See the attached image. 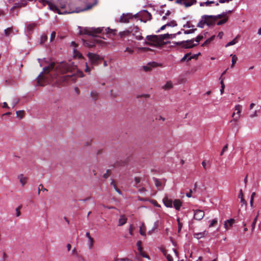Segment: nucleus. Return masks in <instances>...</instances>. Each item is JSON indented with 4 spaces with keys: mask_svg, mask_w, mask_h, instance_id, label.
I'll list each match as a JSON object with an SVG mask.
<instances>
[{
    "mask_svg": "<svg viewBox=\"0 0 261 261\" xmlns=\"http://www.w3.org/2000/svg\"><path fill=\"white\" fill-rule=\"evenodd\" d=\"M50 82L57 86H64L65 82V63H58L55 67V63L53 62L43 68L37 78L38 85L43 86Z\"/></svg>",
    "mask_w": 261,
    "mask_h": 261,
    "instance_id": "1",
    "label": "nucleus"
},
{
    "mask_svg": "<svg viewBox=\"0 0 261 261\" xmlns=\"http://www.w3.org/2000/svg\"><path fill=\"white\" fill-rule=\"evenodd\" d=\"M169 34L160 35H148L146 37L148 41H145L144 43L150 46H161L164 44V40L169 38Z\"/></svg>",
    "mask_w": 261,
    "mask_h": 261,
    "instance_id": "2",
    "label": "nucleus"
},
{
    "mask_svg": "<svg viewBox=\"0 0 261 261\" xmlns=\"http://www.w3.org/2000/svg\"><path fill=\"white\" fill-rule=\"evenodd\" d=\"M215 22L214 15H204L201 16V20L197 24V27L203 28L205 24L207 26H211L215 24Z\"/></svg>",
    "mask_w": 261,
    "mask_h": 261,
    "instance_id": "3",
    "label": "nucleus"
},
{
    "mask_svg": "<svg viewBox=\"0 0 261 261\" xmlns=\"http://www.w3.org/2000/svg\"><path fill=\"white\" fill-rule=\"evenodd\" d=\"M84 76V73L82 71L76 70L73 73L68 70L66 66V81L72 80L75 82L77 77H82Z\"/></svg>",
    "mask_w": 261,
    "mask_h": 261,
    "instance_id": "4",
    "label": "nucleus"
},
{
    "mask_svg": "<svg viewBox=\"0 0 261 261\" xmlns=\"http://www.w3.org/2000/svg\"><path fill=\"white\" fill-rule=\"evenodd\" d=\"M103 31V28H85L82 32L86 35L95 36L96 34L101 33Z\"/></svg>",
    "mask_w": 261,
    "mask_h": 261,
    "instance_id": "5",
    "label": "nucleus"
},
{
    "mask_svg": "<svg viewBox=\"0 0 261 261\" xmlns=\"http://www.w3.org/2000/svg\"><path fill=\"white\" fill-rule=\"evenodd\" d=\"M194 39L177 42L176 44L184 48H192L195 46L194 43Z\"/></svg>",
    "mask_w": 261,
    "mask_h": 261,
    "instance_id": "6",
    "label": "nucleus"
},
{
    "mask_svg": "<svg viewBox=\"0 0 261 261\" xmlns=\"http://www.w3.org/2000/svg\"><path fill=\"white\" fill-rule=\"evenodd\" d=\"M96 4H97V0H95L94 3H93V4H88L86 6V7H85L83 9H81L80 8L77 7L74 10H69V12H67L66 11V13H74V12L79 13V12H83L84 11L88 10L91 9L94 6L96 5Z\"/></svg>",
    "mask_w": 261,
    "mask_h": 261,
    "instance_id": "7",
    "label": "nucleus"
},
{
    "mask_svg": "<svg viewBox=\"0 0 261 261\" xmlns=\"http://www.w3.org/2000/svg\"><path fill=\"white\" fill-rule=\"evenodd\" d=\"M87 56L93 64H97L99 61L102 60L99 55L91 53H88Z\"/></svg>",
    "mask_w": 261,
    "mask_h": 261,
    "instance_id": "8",
    "label": "nucleus"
},
{
    "mask_svg": "<svg viewBox=\"0 0 261 261\" xmlns=\"http://www.w3.org/2000/svg\"><path fill=\"white\" fill-rule=\"evenodd\" d=\"M136 15L133 16L132 14L127 13V14H123L119 18V20L118 21L119 22L121 23H128L129 22L130 19H133L134 17H136Z\"/></svg>",
    "mask_w": 261,
    "mask_h": 261,
    "instance_id": "9",
    "label": "nucleus"
},
{
    "mask_svg": "<svg viewBox=\"0 0 261 261\" xmlns=\"http://www.w3.org/2000/svg\"><path fill=\"white\" fill-rule=\"evenodd\" d=\"M176 3L184 5L186 7H190L196 3V0H176Z\"/></svg>",
    "mask_w": 261,
    "mask_h": 261,
    "instance_id": "10",
    "label": "nucleus"
},
{
    "mask_svg": "<svg viewBox=\"0 0 261 261\" xmlns=\"http://www.w3.org/2000/svg\"><path fill=\"white\" fill-rule=\"evenodd\" d=\"M132 33L133 35L135 37V38L138 40H141L143 39V36L141 35V33L139 32V29L138 27H135L133 29L130 31V33Z\"/></svg>",
    "mask_w": 261,
    "mask_h": 261,
    "instance_id": "11",
    "label": "nucleus"
},
{
    "mask_svg": "<svg viewBox=\"0 0 261 261\" xmlns=\"http://www.w3.org/2000/svg\"><path fill=\"white\" fill-rule=\"evenodd\" d=\"M141 20L144 22H146L148 20H150L152 18L151 15L147 11H144L141 14Z\"/></svg>",
    "mask_w": 261,
    "mask_h": 261,
    "instance_id": "12",
    "label": "nucleus"
},
{
    "mask_svg": "<svg viewBox=\"0 0 261 261\" xmlns=\"http://www.w3.org/2000/svg\"><path fill=\"white\" fill-rule=\"evenodd\" d=\"M204 216V213L203 211L200 210H197L194 211V218L197 220H201Z\"/></svg>",
    "mask_w": 261,
    "mask_h": 261,
    "instance_id": "13",
    "label": "nucleus"
},
{
    "mask_svg": "<svg viewBox=\"0 0 261 261\" xmlns=\"http://www.w3.org/2000/svg\"><path fill=\"white\" fill-rule=\"evenodd\" d=\"M158 65L159 64L157 63L152 62L148 63L146 66H143V68L145 71L147 72L150 71L152 68L157 67Z\"/></svg>",
    "mask_w": 261,
    "mask_h": 261,
    "instance_id": "14",
    "label": "nucleus"
},
{
    "mask_svg": "<svg viewBox=\"0 0 261 261\" xmlns=\"http://www.w3.org/2000/svg\"><path fill=\"white\" fill-rule=\"evenodd\" d=\"M43 5H45V4H47L48 5L49 9L54 11V12H56L59 14L61 13L58 8L55 5L53 4L51 2H49L48 1H43Z\"/></svg>",
    "mask_w": 261,
    "mask_h": 261,
    "instance_id": "15",
    "label": "nucleus"
},
{
    "mask_svg": "<svg viewBox=\"0 0 261 261\" xmlns=\"http://www.w3.org/2000/svg\"><path fill=\"white\" fill-rule=\"evenodd\" d=\"M71 45L74 46L73 49L74 57L82 58L83 57L82 55L76 49V47L77 46V44L75 42L72 41L71 42Z\"/></svg>",
    "mask_w": 261,
    "mask_h": 261,
    "instance_id": "16",
    "label": "nucleus"
},
{
    "mask_svg": "<svg viewBox=\"0 0 261 261\" xmlns=\"http://www.w3.org/2000/svg\"><path fill=\"white\" fill-rule=\"evenodd\" d=\"M163 201L164 204L166 207H172L173 205V201L171 199H169L168 197L166 196L163 199Z\"/></svg>",
    "mask_w": 261,
    "mask_h": 261,
    "instance_id": "17",
    "label": "nucleus"
},
{
    "mask_svg": "<svg viewBox=\"0 0 261 261\" xmlns=\"http://www.w3.org/2000/svg\"><path fill=\"white\" fill-rule=\"evenodd\" d=\"M17 178L19 180V181L22 186H24L27 184L28 178L24 176L22 174L18 175L17 176Z\"/></svg>",
    "mask_w": 261,
    "mask_h": 261,
    "instance_id": "18",
    "label": "nucleus"
},
{
    "mask_svg": "<svg viewBox=\"0 0 261 261\" xmlns=\"http://www.w3.org/2000/svg\"><path fill=\"white\" fill-rule=\"evenodd\" d=\"M173 205H174V207H175V208L176 210L179 211L181 206L182 202L179 199H175V200H174V202H173Z\"/></svg>",
    "mask_w": 261,
    "mask_h": 261,
    "instance_id": "19",
    "label": "nucleus"
},
{
    "mask_svg": "<svg viewBox=\"0 0 261 261\" xmlns=\"http://www.w3.org/2000/svg\"><path fill=\"white\" fill-rule=\"evenodd\" d=\"M127 219L124 215H121L119 219L118 226H122L124 225L127 222Z\"/></svg>",
    "mask_w": 261,
    "mask_h": 261,
    "instance_id": "20",
    "label": "nucleus"
},
{
    "mask_svg": "<svg viewBox=\"0 0 261 261\" xmlns=\"http://www.w3.org/2000/svg\"><path fill=\"white\" fill-rule=\"evenodd\" d=\"M234 222V220L233 219H230L229 220H228L227 221L225 222L224 223V227L226 229H228L229 227H230L232 224Z\"/></svg>",
    "mask_w": 261,
    "mask_h": 261,
    "instance_id": "21",
    "label": "nucleus"
},
{
    "mask_svg": "<svg viewBox=\"0 0 261 261\" xmlns=\"http://www.w3.org/2000/svg\"><path fill=\"white\" fill-rule=\"evenodd\" d=\"M27 5V1L22 0L21 3H15L13 9L24 7Z\"/></svg>",
    "mask_w": 261,
    "mask_h": 261,
    "instance_id": "22",
    "label": "nucleus"
},
{
    "mask_svg": "<svg viewBox=\"0 0 261 261\" xmlns=\"http://www.w3.org/2000/svg\"><path fill=\"white\" fill-rule=\"evenodd\" d=\"M5 35L7 37L9 36L10 34H14L13 31V28L10 27L5 30Z\"/></svg>",
    "mask_w": 261,
    "mask_h": 261,
    "instance_id": "23",
    "label": "nucleus"
},
{
    "mask_svg": "<svg viewBox=\"0 0 261 261\" xmlns=\"http://www.w3.org/2000/svg\"><path fill=\"white\" fill-rule=\"evenodd\" d=\"M207 234V232L204 231L202 232H199V233H195L194 234V237L199 239H201L203 237H204V236H205L206 234Z\"/></svg>",
    "mask_w": 261,
    "mask_h": 261,
    "instance_id": "24",
    "label": "nucleus"
},
{
    "mask_svg": "<svg viewBox=\"0 0 261 261\" xmlns=\"http://www.w3.org/2000/svg\"><path fill=\"white\" fill-rule=\"evenodd\" d=\"M36 25L37 24L36 23H29L27 26V31L29 32H32Z\"/></svg>",
    "mask_w": 261,
    "mask_h": 261,
    "instance_id": "25",
    "label": "nucleus"
},
{
    "mask_svg": "<svg viewBox=\"0 0 261 261\" xmlns=\"http://www.w3.org/2000/svg\"><path fill=\"white\" fill-rule=\"evenodd\" d=\"M173 87V85L171 81H168L166 84L163 87L165 90H169Z\"/></svg>",
    "mask_w": 261,
    "mask_h": 261,
    "instance_id": "26",
    "label": "nucleus"
},
{
    "mask_svg": "<svg viewBox=\"0 0 261 261\" xmlns=\"http://www.w3.org/2000/svg\"><path fill=\"white\" fill-rule=\"evenodd\" d=\"M215 38V36L213 35L210 38L207 39L202 44V46H205L208 45Z\"/></svg>",
    "mask_w": 261,
    "mask_h": 261,
    "instance_id": "27",
    "label": "nucleus"
},
{
    "mask_svg": "<svg viewBox=\"0 0 261 261\" xmlns=\"http://www.w3.org/2000/svg\"><path fill=\"white\" fill-rule=\"evenodd\" d=\"M105 32L106 34H113V35H115L116 34V33L117 32V30H113V29H111L109 28H107L106 29H105Z\"/></svg>",
    "mask_w": 261,
    "mask_h": 261,
    "instance_id": "28",
    "label": "nucleus"
},
{
    "mask_svg": "<svg viewBox=\"0 0 261 261\" xmlns=\"http://www.w3.org/2000/svg\"><path fill=\"white\" fill-rule=\"evenodd\" d=\"M90 95L93 99L96 100L98 98L99 93L95 91H93L91 92Z\"/></svg>",
    "mask_w": 261,
    "mask_h": 261,
    "instance_id": "29",
    "label": "nucleus"
},
{
    "mask_svg": "<svg viewBox=\"0 0 261 261\" xmlns=\"http://www.w3.org/2000/svg\"><path fill=\"white\" fill-rule=\"evenodd\" d=\"M230 56L232 57L231 59V68H233L235 64L236 63L237 60H238V57L236 55H233L231 54Z\"/></svg>",
    "mask_w": 261,
    "mask_h": 261,
    "instance_id": "30",
    "label": "nucleus"
},
{
    "mask_svg": "<svg viewBox=\"0 0 261 261\" xmlns=\"http://www.w3.org/2000/svg\"><path fill=\"white\" fill-rule=\"evenodd\" d=\"M130 34V31L126 30L122 32H120L119 33V36L121 38H122L124 36H128Z\"/></svg>",
    "mask_w": 261,
    "mask_h": 261,
    "instance_id": "31",
    "label": "nucleus"
},
{
    "mask_svg": "<svg viewBox=\"0 0 261 261\" xmlns=\"http://www.w3.org/2000/svg\"><path fill=\"white\" fill-rule=\"evenodd\" d=\"M239 36H237L235 38H234L232 41H230L229 42H228L226 45V47H228V46H231V45H233L234 44H235L236 43H237L238 42V38Z\"/></svg>",
    "mask_w": 261,
    "mask_h": 261,
    "instance_id": "32",
    "label": "nucleus"
},
{
    "mask_svg": "<svg viewBox=\"0 0 261 261\" xmlns=\"http://www.w3.org/2000/svg\"><path fill=\"white\" fill-rule=\"evenodd\" d=\"M211 4H215L216 6H218L219 5V4L218 3H215V2H214V1H208L207 2L201 3L200 4V6H208Z\"/></svg>",
    "mask_w": 261,
    "mask_h": 261,
    "instance_id": "33",
    "label": "nucleus"
},
{
    "mask_svg": "<svg viewBox=\"0 0 261 261\" xmlns=\"http://www.w3.org/2000/svg\"><path fill=\"white\" fill-rule=\"evenodd\" d=\"M86 236L89 239V240L90 241L89 246H90V248H91L92 247L93 244V242H94L93 239L91 237L90 233L88 232L86 233Z\"/></svg>",
    "mask_w": 261,
    "mask_h": 261,
    "instance_id": "34",
    "label": "nucleus"
},
{
    "mask_svg": "<svg viewBox=\"0 0 261 261\" xmlns=\"http://www.w3.org/2000/svg\"><path fill=\"white\" fill-rule=\"evenodd\" d=\"M203 37L202 35H199L195 39H194V41L196 42V43H194L195 46L199 44V42L203 39Z\"/></svg>",
    "mask_w": 261,
    "mask_h": 261,
    "instance_id": "35",
    "label": "nucleus"
},
{
    "mask_svg": "<svg viewBox=\"0 0 261 261\" xmlns=\"http://www.w3.org/2000/svg\"><path fill=\"white\" fill-rule=\"evenodd\" d=\"M17 116L20 119H22L24 115V111L23 110L17 111L16 112Z\"/></svg>",
    "mask_w": 261,
    "mask_h": 261,
    "instance_id": "36",
    "label": "nucleus"
},
{
    "mask_svg": "<svg viewBox=\"0 0 261 261\" xmlns=\"http://www.w3.org/2000/svg\"><path fill=\"white\" fill-rule=\"evenodd\" d=\"M242 107L241 105H238L236 106L235 107V110L237 111V114L238 115V116H240V114L242 111Z\"/></svg>",
    "mask_w": 261,
    "mask_h": 261,
    "instance_id": "37",
    "label": "nucleus"
},
{
    "mask_svg": "<svg viewBox=\"0 0 261 261\" xmlns=\"http://www.w3.org/2000/svg\"><path fill=\"white\" fill-rule=\"evenodd\" d=\"M238 197L241 199V202L242 203H246V201L243 198V192H242V189L240 190V193L239 194Z\"/></svg>",
    "mask_w": 261,
    "mask_h": 261,
    "instance_id": "38",
    "label": "nucleus"
},
{
    "mask_svg": "<svg viewBox=\"0 0 261 261\" xmlns=\"http://www.w3.org/2000/svg\"><path fill=\"white\" fill-rule=\"evenodd\" d=\"M47 40V36L46 35H42L40 38V44L44 43Z\"/></svg>",
    "mask_w": 261,
    "mask_h": 261,
    "instance_id": "39",
    "label": "nucleus"
},
{
    "mask_svg": "<svg viewBox=\"0 0 261 261\" xmlns=\"http://www.w3.org/2000/svg\"><path fill=\"white\" fill-rule=\"evenodd\" d=\"M197 29H192L188 30H182L184 31V34H189L193 33Z\"/></svg>",
    "mask_w": 261,
    "mask_h": 261,
    "instance_id": "40",
    "label": "nucleus"
},
{
    "mask_svg": "<svg viewBox=\"0 0 261 261\" xmlns=\"http://www.w3.org/2000/svg\"><path fill=\"white\" fill-rule=\"evenodd\" d=\"M153 180L155 182V185L156 187H160L162 186V182L159 180V179L154 177Z\"/></svg>",
    "mask_w": 261,
    "mask_h": 261,
    "instance_id": "41",
    "label": "nucleus"
},
{
    "mask_svg": "<svg viewBox=\"0 0 261 261\" xmlns=\"http://www.w3.org/2000/svg\"><path fill=\"white\" fill-rule=\"evenodd\" d=\"M227 20H228V17H225L223 19L219 21L217 23V24L218 25H222L223 24L225 23L227 21Z\"/></svg>",
    "mask_w": 261,
    "mask_h": 261,
    "instance_id": "42",
    "label": "nucleus"
},
{
    "mask_svg": "<svg viewBox=\"0 0 261 261\" xmlns=\"http://www.w3.org/2000/svg\"><path fill=\"white\" fill-rule=\"evenodd\" d=\"M42 190L43 191H47V190L45 188H44L42 184H40L39 185V187H38V194L39 195L40 193V191Z\"/></svg>",
    "mask_w": 261,
    "mask_h": 261,
    "instance_id": "43",
    "label": "nucleus"
},
{
    "mask_svg": "<svg viewBox=\"0 0 261 261\" xmlns=\"http://www.w3.org/2000/svg\"><path fill=\"white\" fill-rule=\"evenodd\" d=\"M191 56V53H187L185 55L184 57L181 59V62H184L186 60L188 61V58Z\"/></svg>",
    "mask_w": 261,
    "mask_h": 261,
    "instance_id": "44",
    "label": "nucleus"
},
{
    "mask_svg": "<svg viewBox=\"0 0 261 261\" xmlns=\"http://www.w3.org/2000/svg\"><path fill=\"white\" fill-rule=\"evenodd\" d=\"M220 84H221L220 92H221V94H222L224 93V88H225V85H224L223 79L221 80Z\"/></svg>",
    "mask_w": 261,
    "mask_h": 261,
    "instance_id": "45",
    "label": "nucleus"
},
{
    "mask_svg": "<svg viewBox=\"0 0 261 261\" xmlns=\"http://www.w3.org/2000/svg\"><path fill=\"white\" fill-rule=\"evenodd\" d=\"M137 246L139 252H142L143 251V248L141 246V242L140 241H138L137 243Z\"/></svg>",
    "mask_w": 261,
    "mask_h": 261,
    "instance_id": "46",
    "label": "nucleus"
},
{
    "mask_svg": "<svg viewBox=\"0 0 261 261\" xmlns=\"http://www.w3.org/2000/svg\"><path fill=\"white\" fill-rule=\"evenodd\" d=\"M217 223V219H214L211 221L210 224H209V227H212L214 226Z\"/></svg>",
    "mask_w": 261,
    "mask_h": 261,
    "instance_id": "47",
    "label": "nucleus"
},
{
    "mask_svg": "<svg viewBox=\"0 0 261 261\" xmlns=\"http://www.w3.org/2000/svg\"><path fill=\"white\" fill-rule=\"evenodd\" d=\"M140 233L142 235V236H146V234H145V229L144 228V226H142L140 227Z\"/></svg>",
    "mask_w": 261,
    "mask_h": 261,
    "instance_id": "48",
    "label": "nucleus"
},
{
    "mask_svg": "<svg viewBox=\"0 0 261 261\" xmlns=\"http://www.w3.org/2000/svg\"><path fill=\"white\" fill-rule=\"evenodd\" d=\"M200 55V53H198V54H195L193 56H191L188 59V61L191 60L192 59H197L199 55Z\"/></svg>",
    "mask_w": 261,
    "mask_h": 261,
    "instance_id": "49",
    "label": "nucleus"
},
{
    "mask_svg": "<svg viewBox=\"0 0 261 261\" xmlns=\"http://www.w3.org/2000/svg\"><path fill=\"white\" fill-rule=\"evenodd\" d=\"M110 174H111V170L110 169H108L106 171V173H105L103 175V178H105L106 179L108 178V177L110 175Z\"/></svg>",
    "mask_w": 261,
    "mask_h": 261,
    "instance_id": "50",
    "label": "nucleus"
},
{
    "mask_svg": "<svg viewBox=\"0 0 261 261\" xmlns=\"http://www.w3.org/2000/svg\"><path fill=\"white\" fill-rule=\"evenodd\" d=\"M56 33L55 31H53L51 33L50 37V42H52L55 39V38L56 37Z\"/></svg>",
    "mask_w": 261,
    "mask_h": 261,
    "instance_id": "51",
    "label": "nucleus"
},
{
    "mask_svg": "<svg viewBox=\"0 0 261 261\" xmlns=\"http://www.w3.org/2000/svg\"><path fill=\"white\" fill-rule=\"evenodd\" d=\"M168 27H174L177 25L176 22L175 21H172L169 23H167Z\"/></svg>",
    "mask_w": 261,
    "mask_h": 261,
    "instance_id": "52",
    "label": "nucleus"
},
{
    "mask_svg": "<svg viewBox=\"0 0 261 261\" xmlns=\"http://www.w3.org/2000/svg\"><path fill=\"white\" fill-rule=\"evenodd\" d=\"M177 222H178V232H179L180 230H181V229L182 228V223L180 222L179 221V219H177Z\"/></svg>",
    "mask_w": 261,
    "mask_h": 261,
    "instance_id": "53",
    "label": "nucleus"
},
{
    "mask_svg": "<svg viewBox=\"0 0 261 261\" xmlns=\"http://www.w3.org/2000/svg\"><path fill=\"white\" fill-rule=\"evenodd\" d=\"M21 207V206H19L17 208H16V217H19L21 213H20V210Z\"/></svg>",
    "mask_w": 261,
    "mask_h": 261,
    "instance_id": "54",
    "label": "nucleus"
},
{
    "mask_svg": "<svg viewBox=\"0 0 261 261\" xmlns=\"http://www.w3.org/2000/svg\"><path fill=\"white\" fill-rule=\"evenodd\" d=\"M125 52H128L130 54H132L134 53V50L131 49L129 47H126L125 50H124Z\"/></svg>",
    "mask_w": 261,
    "mask_h": 261,
    "instance_id": "55",
    "label": "nucleus"
},
{
    "mask_svg": "<svg viewBox=\"0 0 261 261\" xmlns=\"http://www.w3.org/2000/svg\"><path fill=\"white\" fill-rule=\"evenodd\" d=\"M224 16V14H219L218 15L214 16V17H215V21H216L218 19L222 18Z\"/></svg>",
    "mask_w": 261,
    "mask_h": 261,
    "instance_id": "56",
    "label": "nucleus"
},
{
    "mask_svg": "<svg viewBox=\"0 0 261 261\" xmlns=\"http://www.w3.org/2000/svg\"><path fill=\"white\" fill-rule=\"evenodd\" d=\"M239 118H240V116H236L235 118H233V119L230 120V123L236 122L238 121V120L239 119Z\"/></svg>",
    "mask_w": 261,
    "mask_h": 261,
    "instance_id": "57",
    "label": "nucleus"
},
{
    "mask_svg": "<svg viewBox=\"0 0 261 261\" xmlns=\"http://www.w3.org/2000/svg\"><path fill=\"white\" fill-rule=\"evenodd\" d=\"M134 229V227L133 225H130L129 228V233L130 235H133V231Z\"/></svg>",
    "mask_w": 261,
    "mask_h": 261,
    "instance_id": "58",
    "label": "nucleus"
},
{
    "mask_svg": "<svg viewBox=\"0 0 261 261\" xmlns=\"http://www.w3.org/2000/svg\"><path fill=\"white\" fill-rule=\"evenodd\" d=\"M194 26L193 25L191 24L190 23H189V22H188L186 24H185L184 25V28H192Z\"/></svg>",
    "mask_w": 261,
    "mask_h": 261,
    "instance_id": "59",
    "label": "nucleus"
},
{
    "mask_svg": "<svg viewBox=\"0 0 261 261\" xmlns=\"http://www.w3.org/2000/svg\"><path fill=\"white\" fill-rule=\"evenodd\" d=\"M134 180L136 182V186L140 182L141 179L140 177H136L135 178Z\"/></svg>",
    "mask_w": 261,
    "mask_h": 261,
    "instance_id": "60",
    "label": "nucleus"
},
{
    "mask_svg": "<svg viewBox=\"0 0 261 261\" xmlns=\"http://www.w3.org/2000/svg\"><path fill=\"white\" fill-rule=\"evenodd\" d=\"M140 254L142 257L149 258V256L145 254L143 251L140 252Z\"/></svg>",
    "mask_w": 261,
    "mask_h": 261,
    "instance_id": "61",
    "label": "nucleus"
},
{
    "mask_svg": "<svg viewBox=\"0 0 261 261\" xmlns=\"http://www.w3.org/2000/svg\"><path fill=\"white\" fill-rule=\"evenodd\" d=\"M115 261H132V260H130L129 259H128L127 258H125L117 259L115 260Z\"/></svg>",
    "mask_w": 261,
    "mask_h": 261,
    "instance_id": "62",
    "label": "nucleus"
},
{
    "mask_svg": "<svg viewBox=\"0 0 261 261\" xmlns=\"http://www.w3.org/2000/svg\"><path fill=\"white\" fill-rule=\"evenodd\" d=\"M166 258H167L168 261H172L173 260V258H172V256L170 255V254H167L166 255Z\"/></svg>",
    "mask_w": 261,
    "mask_h": 261,
    "instance_id": "63",
    "label": "nucleus"
},
{
    "mask_svg": "<svg viewBox=\"0 0 261 261\" xmlns=\"http://www.w3.org/2000/svg\"><path fill=\"white\" fill-rule=\"evenodd\" d=\"M115 190L120 195H122V192L117 187L114 188Z\"/></svg>",
    "mask_w": 261,
    "mask_h": 261,
    "instance_id": "64",
    "label": "nucleus"
}]
</instances>
